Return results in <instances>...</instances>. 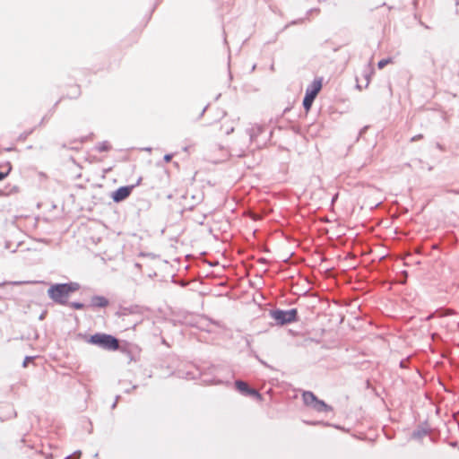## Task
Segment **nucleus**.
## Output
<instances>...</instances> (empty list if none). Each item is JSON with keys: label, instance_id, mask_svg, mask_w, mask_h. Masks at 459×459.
Returning <instances> with one entry per match:
<instances>
[{"label": "nucleus", "instance_id": "obj_5", "mask_svg": "<svg viewBox=\"0 0 459 459\" xmlns=\"http://www.w3.org/2000/svg\"><path fill=\"white\" fill-rule=\"evenodd\" d=\"M298 311L296 308H292L290 310H276L272 313V316L277 323L281 325H285L289 323H292L297 320Z\"/></svg>", "mask_w": 459, "mask_h": 459}, {"label": "nucleus", "instance_id": "obj_18", "mask_svg": "<svg viewBox=\"0 0 459 459\" xmlns=\"http://www.w3.org/2000/svg\"><path fill=\"white\" fill-rule=\"evenodd\" d=\"M75 96H79L81 94V89L79 86H76L75 87V92H74Z\"/></svg>", "mask_w": 459, "mask_h": 459}, {"label": "nucleus", "instance_id": "obj_7", "mask_svg": "<svg viewBox=\"0 0 459 459\" xmlns=\"http://www.w3.org/2000/svg\"><path fill=\"white\" fill-rule=\"evenodd\" d=\"M220 130L225 134H230L234 131V122L227 116H223L221 119Z\"/></svg>", "mask_w": 459, "mask_h": 459}, {"label": "nucleus", "instance_id": "obj_20", "mask_svg": "<svg viewBox=\"0 0 459 459\" xmlns=\"http://www.w3.org/2000/svg\"><path fill=\"white\" fill-rule=\"evenodd\" d=\"M451 193L459 194V191L451 190Z\"/></svg>", "mask_w": 459, "mask_h": 459}, {"label": "nucleus", "instance_id": "obj_2", "mask_svg": "<svg viewBox=\"0 0 459 459\" xmlns=\"http://www.w3.org/2000/svg\"><path fill=\"white\" fill-rule=\"evenodd\" d=\"M88 342L108 351H117L119 349L118 340L107 333H95L89 338Z\"/></svg>", "mask_w": 459, "mask_h": 459}, {"label": "nucleus", "instance_id": "obj_16", "mask_svg": "<svg viewBox=\"0 0 459 459\" xmlns=\"http://www.w3.org/2000/svg\"><path fill=\"white\" fill-rule=\"evenodd\" d=\"M81 456V452L75 453L73 455L67 456L65 459H79Z\"/></svg>", "mask_w": 459, "mask_h": 459}, {"label": "nucleus", "instance_id": "obj_14", "mask_svg": "<svg viewBox=\"0 0 459 459\" xmlns=\"http://www.w3.org/2000/svg\"><path fill=\"white\" fill-rule=\"evenodd\" d=\"M71 307L74 308V309H82L84 307V305L82 303H78V302H73L71 303Z\"/></svg>", "mask_w": 459, "mask_h": 459}, {"label": "nucleus", "instance_id": "obj_4", "mask_svg": "<svg viewBox=\"0 0 459 459\" xmlns=\"http://www.w3.org/2000/svg\"><path fill=\"white\" fill-rule=\"evenodd\" d=\"M323 82L321 78L315 79L312 83L307 88L306 95L303 100V107L308 112L312 107L314 100L322 89Z\"/></svg>", "mask_w": 459, "mask_h": 459}, {"label": "nucleus", "instance_id": "obj_13", "mask_svg": "<svg viewBox=\"0 0 459 459\" xmlns=\"http://www.w3.org/2000/svg\"><path fill=\"white\" fill-rule=\"evenodd\" d=\"M392 63H393V59L392 58L382 59V60H380L378 62L377 67L379 69H383L386 65L392 64Z\"/></svg>", "mask_w": 459, "mask_h": 459}, {"label": "nucleus", "instance_id": "obj_9", "mask_svg": "<svg viewBox=\"0 0 459 459\" xmlns=\"http://www.w3.org/2000/svg\"><path fill=\"white\" fill-rule=\"evenodd\" d=\"M0 169H2L3 170L0 171V181H2L3 179H4L9 174L10 172L12 171V164L10 162H6L3 165H0Z\"/></svg>", "mask_w": 459, "mask_h": 459}, {"label": "nucleus", "instance_id": "obj_17", "mask_svg": "<svg viewBox=\"0 0 459 459\" xmlns=\"http://www.w3.org/2000/svg\"><path fill=\"white\" fill-rule=\"evenodd\" d=\"M172 157H173V156H172V154H166V155L164 156V160H165L166 162H169V161L172 160Z\"/></svg>", "mask_w": 459, "mask_h": 459}, {"label": "nucleus", "instance_id": "obj_6", "mask_svg": "<svg viewBox=\"0 0 459 459\" xmlns=\"http://www.w3.org/2000/svg\"><path fill=\"white\" fill-rule=\"evenodd\" d=\"M142 180H143V178L140 177L137 179L135 185L119 187L117 190H116L113 193V195H112L113 200L115 202H121V201L126 199L130 195V194H131L132 190L134 189V187L135 186H139L141 184Z\"/></svg>", "mask_w": 459, "mask_h": 459}, {"label": "nucleus", "instance_id": "obj_12", "mask_svg": "<svg viewBox=\"0 0 459 459\" xmlns=\"http://www.w3.org/2000/svg\"><path fill=\"white\" fill-rule=\"evenodd\" d=\"M246 395L253 396V397L256 398L259 401L262 400L261 394L258 391H256L255 389H253V388H250Z\"/></svg>", "mask_w": 459, "mask_h": 459}, {"label": "nucleus", "instance_id": "obj_19", "mask_svg": "<svg viewBox=\"0 0 459 459\" xmlns=\"http://www.w3.org/2000/svg\"><path fill=\"white\" fill-rule=\"evenodd\" d=\"M92 136L93 134H91V136L89 138H85V140H92Z\"/></svg>", "mask_w": 459, "mask_h": 459}, {"label": "nucleus", "instance_id": "obj_10", "mask_svg": "<svg viewBox=\"0 0 459 459\" xmlns=\"http://www.w3.org/2000/svg\"><path fill=\"white\" fill-rule=\"evenodd\" d=\"M236 388L242 394H247L250 387L248 386L247 383L238 380L235 382Z\"/></svg>", "mask_w": 459, "mask_h": 459}, {"label": "nucleus", "instance_id": "obj_1", "mask_svg": "<svg viewBox=\"0 0 459 459\" xmlns=\"http://www.w3.org/2000/svg\"><path fill=\"white\" fill-rule=\"evenodd\" d=\"M79 289L80 285L77 282L55 284L48 290V293L55 302L65 305L69 295Z\"/></svg>", "mask_w": 459, "mask_h": 459}, {"label": "nucleus", "instance_id": "obj_11", "mask_svg": "<svg viewBox=\"0 0 459 459\" xmlns=\"http://www.w3.org/2000/svg\"><path fill=\"white\" fill-rule=\"evenodd\" d=\"M95 150L99 152H107L111 150V144L108 142H102L95 146Z\"/></svg>", "mask_w": 459, "mask_h": 459}, {"label": "nucleus", "instance_id": "obj_8", "mask_svg": "<svg viewBox=\"0 0 459 459\" xmlns=\"http://www.w3.org/2000/svg\"><path fill=\"white\" fill-rule=\"evenodd\" d=\"M109 305V300L103 296H93L89 307L92 308H104Z\"/></svg>", "mask_w": 459, "mask_h": 459}, {"label": "nucleus", "instance_id": "obj_3", "mask_svg": "<svg viewBox=\"0 0 459 459\" xmlns=\"http://www.w3.org/2000/svg\"><path fill=\"white\" fill-rule=\"evenodd\" d=\"M302 400L307 407H309L317 412H328L333 411V408L330 405L318 399L316 395L310 391H304L302 393Z\"/></svg>", "mask_w": 459, "mask_h": 459}, {"label": "nucleus", "instance_id": "obj_15", "mask_svg": "<svg viewBox=\"0 0 459 459\" xmlns=\"http://www.w3.org/2000/svg\"><path fill=\"white\" fill-rule=\"evenodd\" d=\"M33 360V357H26L23 361V367H28V364Z\"/></svg>", "mask_w": 459, "mask_h": 459}]
</instances>
